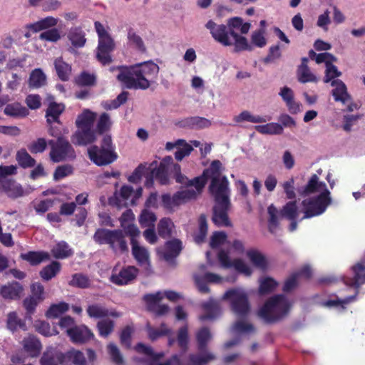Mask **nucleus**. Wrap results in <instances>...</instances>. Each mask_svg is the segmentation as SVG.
I'll return each instance as SVG.
<instances>
[{
  "instance_id": "nucleus-1",
  "label": "nucleus",
  "mask_w": 365,
  "mask_h": 365,
  "mask_svg": "<svg viewBox=\"0 0 365 365\" xmlns=\"http://www.w3.org/2000/svg\"><path fill=\"white\" fill-rule=\"evenodd\" d=\"M109 70L118 71L116 78L125 88L146 90L158 78L160 68L153 61H148L130 66H111Z\"/></svg>"
},
{
  "instance_id": "nucleus-2",
  "label": "nucleus",
  "mask_w": 365,
  "mask_h": 365,
  "mask_svg": "<svg viewBox=\"0 0 365 365\" xmlns=\"http://www.w3.org/2000/svg\"><path fill=\"white\" fill-rule=\"evenodd\" d=\"M291 306L284 294H277L267 300L258 311V316L266 324H274L288 314Z\"/></svg>"
},
{
  "instance_id": "nucleus-3",
  "label": "nucleus",
  "mask_w": 365,
  "mask_h": 365,
  "mask_svg": "<svg viewBox=\"0 0 365 365\" xmlns=\"http://www.w3.org/2000/svg\"><path fill=\"white\" fill-rule=\"evenodd\" d=\"M93 238L98 245H108L115 255H121L128 252L125 235L122 230L98 228L96 230Z\"/></svg>"
},
{
  "instance_id": "nucleus-4",
  "label": "nucleus",
  "mask_w": 365,
  "mask_h": 365,
  "mask_svg": "<svg viewBox=\"0 0 365 365\" xmlns=\"http://www.w3.org/2000/svg\"><path fill=\"white\" fill-rule=\"evenodd\" d=\"M89 159L98 166L109 165L118 158V154L115 151V145L113 144L110 135H105L101 140V146L96 145L88 149Z\"/></svg>"
},
{
  "instance_id": "nucleus-5",
  "label": "nucleus",
  "mask_w": 365,
  "mask_h": 365,
  "mask_svg": "<svg viewBox=\"0 0 365 365\" xmlns=\"http://www.w3.org/2000/svg\"><path fill=\"white\" fill-rule=\"evenodd\" d=\"M94 26L98 36L96 58L102 65H108L113 61L110 53L115 49L114 40L101 22L95 21Z\"/></svg>"
},
{
  "instance_id": "nucleus-6",
  "label": "nucleus",
  "mask_w": 365,
  "mask_h": 365,
  "mask_svg": "<svg viewBox=\"0 0 365 365\" xmlns=\"http://www.w3.org/2000/svg\"><path fill=\"white\" fill-rule=\"evenodd\" d=\"M331 203V198L328 189L324 190L316 197L304 200L302 203L304 207V216L301 220L322 215Z\"/></svg>"
},
{
  "instance_id": "nucleus-7",
  "label": "nucleus",
  "mask_w": 365,
  "mask_h": 365,
  "mask_svg": "<svg viewBox=\"0 0 365 365\" xmlns=\"http://www.w3.org/2000/svg\"><path fill=\"white\" fill-rule=\"evenodd\" d=\"M222 299L229 300L233 313L241 318L246 317L250 312L247 294L239 289H230L225 292Z\"/></svg>"
},
{
  "instance_id": "nucleus-8",
  "label": "nucleus",
  "mask_w": 365,
  "mask_h": 365,
  "mask_svg": "<svg viewBox=\"0 0 365 365\" xmlns=\"http://www.w3.org/2000/svg\"><path fill=\"white\" fill-rule=\"evenodd\" d=\"M48 145L51 146L49 157L53 163L73 160L76 157L74 148L63 136L58 137L56 140H49Z\"/></svg>"
},
{
  "instance_id": "nucleus-9",
  "label": "nucleus",
  "mask_w": 365,
  "mask_h": 365,
  "mask_svg": "<svg viewBox=\"0 0 365 365\" xmlns=\"http://www.w3.org/2000/svg\"><path fill=\"white\" fill-rule=\"evenodd\" d=\"M198 196L197 192L193 189H185L176 192L173 196L170 194H163L161 197L163 207L169 210H173L175 207L187 202L189 200H195Z\"/></svg>"
},
{
  "instance_id": "nucleus-10",
  "label": "nucleus",
  "mask_w": 365,
  "mask_h": 365,
  "mask_svg": "<svg viewBox=\"0 0 365 365\" xmlns=\"http://www.w3.org/2000/svg\"><path fill=\"white\" fill-rule=\"evenodd\" d=\"M210 194L214 197L215 202L226 203L230 200L229 181L226 176L221 178L212 179L209 186Z\"/></svg>"
},
{
  "instance_id": "nucleus-11",
  "label": "nucleus",
  "mask_w": 365,
  "mask_h": 365,
  "mask_svg": "<svg viewBox=\"0 0 365 365\" xmlns=\"http://www.w3.org/2000/svg\"><path fill=\"white\" fill-rule=\"evenodd\" d=\"M205 27L210 30L212 37L224 46H232L233 42L230 38V31L227 25L217 24L212 20H210L205 24Z\"/></svg>"
},
{
  "instance_id": "nucleus-12",
  "label": "nucleus",
  "mask_w": 365,
  "mask_h": 365,
  "mask_svg": "<svg viewBox=\"0 0 365 365\" xmlns=\"http://www.w3.org/2000/svg\"><path fill=\"white\" fill-rule=\"evenodd\" d=\"M163 298V296L160 292L155 294H147L143 297L148 310L154 313L157 317H161L167 314L170 309L168 305L158 304Z\"/></svg>"
},
{
  "instance_id": "nucleus-13",
  "label": "nucleus",
  "mask_w": 365,
  "mask_h": 365,
  "mask_svg": "<svg viewBox=\"0 0 365 365\" xmlns=\"http://www.w3.org/2000/svg\"><path fill=\"white\" fill-rule=\"evenodd\" d=\"M222 163L218 160H213L209 168L205 169L200 176L194 178V183L198 190H203L209 178H221L220 169Z\"/></svg>"
},
{
  "instance_id": "nucleus-14",
  "label": "nucleus",
  "mask_w": 365,
  "mask_h": 365,
  "mask_svg": "<svg viewBox=\"0 0 365 365\" xmlns=\"http://www.w3.org/2000/svg\"><path fill=\"white\" fill-rule=\"evenodd\" d=\"M217 259L221 266L225 268L233 267L237 271L250 275L252 270L250 267L240 259H234L231 262L229 254L224 250H220L217 254Z\"/></svg>"
},
{
  "instance_id": "nucleus-15",
  "label": "nucleus",
  "mask_w": 365,
  "mask_h": 365,
  "mask_svg": "<svg viewBox=\"0 0 365 365\" xmlns=\"http://www.w3.org/2000/svg\"><path fill=\"white\" fill-rule=\"evenodd\" d=\"M70 340L76 344H83L93 339L94 334L86 325H76L73 329L67 331Z\"/></svg>"
},
{
  "instance_id": "nucleus-16",
  "label": "nucleus",
  "mask_w": 365,
  "mask_h": 365,
  "mask_svg": "<svg viewBox=\"0 0 365 365\" xmlns=\"http://www.w3.org/2000/svg\"><path fill=\"white\" fill-rule=\"evenodd\" d=\"M173 165V159L171 156H166L160 162L158 166L150 172V178H155L161 185H167L169 182L168 170Z\"/></svg>"
},
{
  "instance_id": "nucleus-17",
  "label": "nucleus",
  "mask_w": 365,
  "mask_h": 365,
  "mask_svg": "<svg viewBox=\"0 0 365 365\" xmlns=\"http://www.w3.org/2000/svg\"><path fill=\"white\" fill-rule=\"evenodd\" d=\"M138 272V269L135 267L127 266L123 267L118 274H112L110 281L116 285H126L137 277Z\"/></svg>"
},
{
  "instance_id": "nucleus-18",
  "label": "nucleus",
  "mask_w": 365,
  "mask_h": 365,
  "mask_svg": "<svg viewBox=\"0 0 365 365\" xmlns=\"http://www.w3.org/2000/svg\"><path fill=\"white\" fill-rule=\"evenodd\" d=\"M230 206L229 202H215L213 207L212 222L217 226L229 227L231 222L228 217L227 212Z\"/></svg>"
},
{
  "instance_id": "nucleus-19",
  "label": "nucleus",
  "mask_w": 365,
  "mask_h": 365,
  "mask_svg": "<svg viewBox=\"0 0 365 365\" xmlns=\"http://www.w3.org/2000/svg\"><path fill=\"white\" fill-rule=\"evenodd\" d=\"M0 191L12 199H16L24 195V190L20 184L9 178L0 179Z\"/></svg>"
},
{
  "instance_id": "nucleus-20",
  "label": "nucleus",
  "mask_w": 365,
  "mask_h": 365,
  "mask_svg": "<svg viewBox=\"0 0 365 365\" xmlns=\"http://www.w3.org/2000/svg\"><path fill=\"white\" fill-rule=\"evenodd\" d=\"M23 291L24 287L19 282H12L0 287V295L5 300H17Z\"/></svg>"
},
{
  "instance_id": "nucleus-21",
  "label": "nucleus",
  "mask_w": 365,
  "mask_h": 365,
  "mask_svg": "<svg viewBox=\"0 0 365 365\" xmlns=\"http://www.w3.org/2000/svg\"><path fill=\"white\" fill-rule=\"evenodd\" d=\"M201 306L202 309L205 312V314L199 317V319L201 322L213 320L221 314L220 302L212 298H210L208 301L203 302Z\"/></svg>"
},
{
  "instance_id": "nucleus-22",
  "label": "nucleus",
  "mask_w": 365,
  "mask_h": 365,
  "mask_svg": "<svg viewBox=\"0 0 365 365\" xmlns=\"http://www.w3.org/2000/svg\"><path fill=\"white\" fill-rule=\"evenodd\" d=\"M182 250V243L179 239L174 238L165 243V250L163 252V259L168 262H173Z\"/></svg>"
},
{
  "instance_id": "nucleus-23",
  "label": "nucleus",
  "mask_w": 365,
  "mask_h": 365,
  "mask_svg": "<svg viewBox=\"0 0 365 365\" xmlns=\"http://www.w3.org/2000/svg\"><path fill=\"white\" fill-rule=\"evenodd\" d=\"M354 272V277L350 279L349 282H346V284L351 287L356 289V292L358 291L360 287L365 284V262L364 257L361 262H358L352 267Z\"/></svg>"
},
{
  "instance_id": "nucleus-24",
  "label": "nucleus",
  "mask_w": 365,
  "mask_h": 365,
  "mask_svg": "<svg viewBox=\"0 0 365 365\" xmlns=\"http://www.w3.org/2000/svg\"><path fill=\"white\" fill-rule=\"evenodd\" d=\"M96 140V133L92 128H78L72 136L73 143L78 145H87Z\"/></svg>"
},
{
  "instance_id": "nucleus-25",
  "label": "nucleus",
  "mask_w": 365,
  "mask_h": 365,
  "mask_svg": "<svg viewBox=\"0 0 365 365\" xmlns=\"http://www.w3.org/2000/svg\"><path fill=\"white\" fill-rule=\"evenodd\" d=\"M301 61V64L298 66L297 70L298 81L302 83L309 82L317 83L318 81L317 77L312 73L308 66L309 58L307 57H302Z\"/></svg>"
},
{
  "instance_id": "nucleus-26",
  "label": "nucleus",
  "mask_w": 365,
  "mask_h": 365,
  "mask_svg": "<svg viewBox=\"0 0 365 365\" xmlns=\"http://www.w3.org/2000/svg\"><path fill=\"white\" fill-rule=\"evenodd\" d=\"M86 312L91 318L95 319L103 318L109 316L117 318L121 316V314L117 311L114 309L109 310L105 307L98 304L89 305L87 307Z\"/></svg>"
},
{
  "instance_id": "nucleus-27",
  "label": "nucleus",
  "mask_w": 365,
  "mask_h": 365,
  "mask_svg": "<svg viewBox=\"0 0 365 365\" xmlns=\"http://www.w3.org/2000/svg\"><path fill=\"white\" fill-rule=\"evenodd\" d=\"M246 255L250 263L261 271H266L269 267V262L266 256L256 249H250L247 251Z\"/></svg>"
},
{
  "instance_id": "nucleus-28",
  "label": "nucleus",
  "mask_w": 365,
  "mask_h": 365,
  "mask_svg": "<svg viewBox=\"0 0 365 365\" xmlns=\"http://www.w3.org/2000/svg\"><path fill=\"white\" fill-rule=\"evenodd\" d=\"M24 351L31 357L38 356L41 351L42 345L40 340L34 335H29L22 341Z\"/></svg>"
},
{
  "instance_id": "nucleus-29",
  "label": "nucleus",
  "mask_w": 365,
  "mask_h": 365,
  "mask_svg": "<svg viewBox=\"0 0 365 365\" xmlns=\"http://www.w3.org/2000/svg\"><path fill=\"white\" fill-rule=\"evenodd\" d=\"M331 85L335 86V88L331 91L335 101L341 102L344 104L351 99V96L347 92L346 86L341 80H333L331 82Z\"/></svg>"
},
{
  "instance_id": "nucleus-30",
  "label": "nucleus",
  "mask_w": 365,
  "mask_h": 365,
  "mask_svg": "<svg viewBox=\"0 0 365 365\" xmlns=\"http://www.w3.org/2000/svg\"><path fill=\"white\" fill-rule=\"evenodd\" d=\"M178 125L181 128L202 129L210 127L211 122L208 119L203 117L192 116L182 120L178 123Z\"/></svg>"
},
{
  "instance_id": "nucleus-31",
  "label": "nucleus",
  "mask_w": 365,
  "mask_h": 365,
  "mask_svg": "<svg viewBox=\"0 0 365 365\" xmlns=\"http://www.w3.org/2000/svg\"><path fill=\"white\" fill-rule=\"evenodd\" d=\"M65 110L63 103H58L55 101L49 103L46 110V121L48 124L53 123H60L59 118Z\"/></svg>"
},
{
  "instance_id": "nucleus-32",
  "label": "nucleus",
  "mask_w": 365,
  "mask_h": 365,
  "mask_svg": "<svg viewBox=\"0 0 365 365\" xmlns=\"http://www.w3.org/2000/svg\"><path fill=\"white\" fill-rule=\"evenodd\" d=\"M6 327L12 332L27 330L25 319L20 318L16 312H11L7 314Z\"/></svg>"
},
{
  "instance_id": "nucleus-33",
  "label": "nucleus",
  "mask_w": 365,
  "mask_h": 365,
  "mask_svg": "<svg viewBox=\"0 0 365 365\" xmlns=\"http://www.w3.org/2000/svg\"><path fill=\"white\" fill-rule=\"evenodd\" d=\"M172 173L173 175V178H175L176 182L185 185L186 186H193L195 187V192H197V195H200L202 192V190H198L195 183H194V178L192 180H189L185 175L181 173V167L179 164L175 163L173 165Z\"/></svg>"
},
{
  "instance_id": "nucleus-34",
  "label": "nucleus",
  "mask_w": 365,
  "mask_h": 365,
  "mask_svg": "<svg viewBox=\"0 0 365 365\" xmlns=\"http://www.w3.org/2000/svg\"><path fill=\"white\" fill-rule=\"evenodd\" d=\"M57 23V19L52 16H47L34 24H27L26 28L36 33L55 26Z\"/></svg>"
},
{
  "instance_id": "nucleus-35",
  "label": "nucleus",
  "mask_w": 365,
  "mask_h": 365,
  "mask_svg": "<svg viewBox=\"0 0 365 365\" xmlns=\"http://www.w3.org/2000/svg\"><path fill=\"white\" fill-rule=\"evenodd\" d=\"M86 365V360L82 351L71 349L64 353V364Z\"/></svg>"
},
{
  "instance_id": "nucleus-36",
  "label": "nucleus",
  "mask_w": 365,
  "mask_h": 365,
  "mask_svg": "<svg viewBox=\"0 0 365 365\" xmlns=\"http://www.w3.org/2000/svg\"><path fill=\"white\" fill-rule=\"evenodd\" d=\"M68 38L75 48L83 47L86 42L85 33L80 27L72 28L68 34Z\"/></svg>"
},
{
  "instance_id": "nucleus-37",
  "label": "nucleus",
  "mask_w": 365,
  "mask_h": 365,
  "mask_svg": "<svg viewBox=\"0 0 365 365\" xmlns=\"http://www.w3.org/2000/svg\"><path fill=\"white\" fill-rule=\"evenodd\" d=\"M96 114L89 110H85L81 114L78 115L76 120V125L78 128H92Z\"/></svg>"
},
{
  "instance_id": "nucleus-38",
  "label": "nucleus",
  "mask_w": 365,
  "mask_h": 365,
  "mask_svg": "<svg viewBox=\"0 0 365 365\" xmlns=\"http://www.w3.org/2000/svg\"><path fill=\"white\" fill-rule=\"evenodd\" d=\"M132 254L138 263L140 265L149 264V254L147 250L138 245V241L131 242Z\"/></svg>"
},
{
  "instance_id": "nucleus-39",
  "label": "nucleus",
  "mask_w": 365,
  "mask_h": 365,
  "mask_svg": "<svg viewBox=\"0 0 365 365\" xmlns=\"http://www.w3.org/2000/svg\"><path fill=\"white\" fill-rule=\"evenodd\" d=\"M21 258L29 262L30 264L34 266L39 264L44 260L48 259L50 256L48 253L46 252L29 251L27 253L21 254Z\"/></svg>"
},
{
  "instance_id": "nucleus-40",
  "label": "nucleus",
  "mask_w": 365,
  "mask_h": 365,
  "mask_svg": "<svg viewBox=\"0 0 365 365\" xmlns=\"http://www.w3.org/2000/svg\"><path fill=\"white\" fill-rule=\"evenodd\" d=\"M51 252L53 257L56 259H66L72 256L73 254V250L65 241L58 242L53 246Z\"/></svg>"
},
{
  "instance_id": "nucleus-41",
  "label": "nucleus",
  "mask_w": 365,
  "mask_h": 365,
  "mask_svg": "<svg viewBox=\"0 0 365 365\" xmlns=\"http://www.w3.org/2000/svg\"><path fill=\"white\" fill-rule=\"evenodd\" d=\"M41 365L64 364V353L56 351L55 353H43L41 359Z\"/></svg>"
},
{
  "instance_id": "nucleus-42",
  "label": "nucleus",
  "mask_w": 365,
  "mask_h": 365,
  "mask_svg": "<svg viewBox=\"0 0 365 365\" xmlns=\"http://www.w3.org/2000/svg\"><path fill=\"white\" fill-rule=\"evenodd\" d=\"M16 160L22 168H33L36 165V160L27 152L25 148H21L16 152Z\"/></svg>"
},
{
  "instance_id": "nucleus-43",
  "label": "nucleus",
  "mask_w": 365,
  "mask_h": 365,
  "mask_svg": "<svg viewBox=\"0 0 365 365\" xmlns=\"http://www.w3.org/2000/svg\"><path fill=\"white\" fill-rule=\"evenodd\" d=\"M227 26L230 31V35L231 36V31H235V29H239L242 34H247L250 29L251 24L248 22L243 23V20L241 17H233L227 21Z\"/></svg>"
},
{
  "instance_id": "nucleus-44",
  "label": "nucleus",
  "mask_w": 365,
  "mask_h": 365,
  "mask_svg": "<svg viewBox=\"0 0 365 365\" xmlns=\"http://www.w3.org/2000/svg\"><path fill=\"white\" fill-rule=\"evenodd\" d=\"M327 189V185L324 182L319 181V177L316 174H313L309 180L307 184L304 187L302 195H307L309 194L315 193L319 189Z\"/></svg>"
},
{
  "instance_id": "nucleus-45",
  "label": "nucleus",
  "mask_w": 365,
  "mask_h": 365,
  "mask_svg": "<svg viewBox=\"0 0 365 365\" xmlns=\"http://www.w3.org/2000/svg\"><path fill=\"white\" fill-rule=\"evenodd\" d=\"M54 66L58 77L63 81H67L71 73V66L63 61L61 58H58L54 61Z\"/></svg>"
},
{
  "instance_id": "nucleus-46",
  "label": "nucleus",
  "mask_w": 365,
  "mask_h": 365,
  "mask_svg": "<svg viewBox=\"0 0 365 365\" xmlns=\"http://www.w3.org/2000/svg\"><path fill=\"white\" fill-rule=\"evenodd\" d=\"M46 83V77L41 69L36 68L30 74L29 86L32 88H38Z\"/></svg>"
},
{
  "instance_id": "nucleus-47",
  "label": "nucleus",
  "mask_w": 365,
  "mask_h": 365,
  "mask_svg": "<svg viewBox=\"0 0 365 365\" xmlns=\"http://www.w3.org/2000/svg\"><path fill=\"white\" fill-rule=\"evenodd\" d=\"M215 359V356L205 351L198 354H190L189 361L193 365H205L211 361Z\"/></svg>"
},
{
  "instance_id": "nucleus-48",
  "label": "nucleus",
  "mask_w": 365,
  "mask_h": 365,
  "mask_svg": "<svg viewBox=\"0 0 365 365\" xmlns=\"http://www.w3.org/2000/svg\"><path fill=\"white\" fill-rule=\"evenodd\" d=\"M4 113L12 117H26L29 115V110L19 103H14L6 105Z\"/></svg>"
},
{
  "instance_id": "nucleus-49",
  "label": "nucleus",
  "mask_w": 365,
  "mask_h": 365,
  "mask_svg": "<svg viewBox=\"0 0 365 365\" xmlns=\"http://www.w3.org/2000/svg\"><path fill=\"white\" fill-rule=\"evenodd\" d=\"M211 338L212 335L207 327H202L197 332L196 339L199 352H202L207 350V343Z\"/></svg>"
},
{
  "instance_id": "nucleus-50",
  "label": "nucleus",
  "mask_w": 365,
  "mask_h": 365,
  "mask_svg": "<svg viewBox=\"0 0 365 365\" xmlns=\"http://www.w3.org/2000/svg\"><path fill=\"white\" fill-rule=\"evenodd\" d=\"M69 305L68 303L61 302L58 304H51L46 312V317L49 319L58 318L63 314L68 312Z\"/></svg>"
},
{
  "instance_id": "nucleus-51",
  "label": "nucleus",
  "mask_w": 365,
  "mask_h": 365,
  "mask_svg": "<svg viewBox=\"0 0 365 365\" xmlns=\"http://www.w3.org/2000/svg\"><path fill=\"white\" fill-rule=\"evenodd\" d=\"M235 41L232 45L235 46V51L240 52L242 51H252V46L249 44L247 38L238 34L236 31H231V36Z\"/></svg>"
},
{
  "instance_id": "nucleus-52",
  "label": "nucleus",
  "mask_w": 365,
  "mask_h": 365,
  "mask_svg": "<svg viewBox=\"0 0 365 365\" xmlns=\"http://www.w3.org/2000/svg\"><path fill=\"white\" fill-rule=\"evenodd\" d=\"M174 227L173 221L168 217L162 218L158 225V232L163 239L169 238L172 235V229Z\"/></svg>"
},
{
  "instance_id": "nucleus-53",
  "label": "nucleus",
  "mask_w": 365,
  "mask_h": 365,
  "mask_svg": "<svg viewBox=\"0 0 365 365\" xmlns=\"http://www.w3.org/2000/svg\"><path fill=\"white\" fill-rule=\"evenodd\" d=\"M61 270V264L57 261H53L48 265L44 267L40 272L41 277L46 281L54 277Z\"/></svg>"
},
{
  "instance_id": "nucleus-54",
  "label": "nucleus",
  "mask_w": 365,
  "mask_h": 365,
  "mask_svg": "<svg viewBox=\"0 0 365 365\" xmlns=\"http://www.w3.org/2000/svg\"><path fill=\"white\" fill-rule=\"evenodd\" d=\"M255 130L262 134L279 135L283 133V127L277 123H269L265 125H256Z\"/></svg>"
},
{
  "instance_id": "nucleus-55",
  "label": "nucleus",
  "mask_w": 365,
  "mask_h": 365,
  "mask_svg": "<svg viewBox=\"0 0 365 365\" xmlns=\"http://www.w3.org/2000/svg\"><path fill=\"white\" fill-rule=\"evenodd\" d=\"M134 349L139 354L150 357L154 361H158L164 356L163 352L155 353L151 346H147L142 342L138 343Z\"/></svg>"
},
{
  "instance_id": "nucleus-56",
  "label": "nucleus",
  "mask_w": 365,
  "mask_h": 365,
  "mask_svg": "<svg viewBox=\"0 0 365 365\" xmlns=\"http://www.w3.org/2000/svg\"><path fill=\"white\" fill-rule=\"evenodd\" d=\"M278 282L270 277H266L259 281V293L262 295L272 292L277 287Z\"/></svg>"
},
{
  "instance_id": "nucleus-57",
  "label": "nucleus",
  "mask_w": 365,
  "mask_h": 365,
  "mask_svg": "<svg viewBox=\"0 0 365 365\" xmlns=\"http://www.w3.org/2000/svg\"><path fill=\"white\" fill-rule=\"evenodd\" d=\"M280 215L288 220H297L298 217V209L296 201L287 202L280 211Z\"/></svg>"
},
{
  "instance_id": "nucleus-58",
  "label": "nucleus",
  "mask_w": 365,
  "mask_h": 365,
  "mask_svg": "<svg viewBox=\"0 0 365 365\" xmlns=\"http://www.w3.org/2000/svg\"><path fill=\"white\" fill-rule=\"evenodd\" d=\"M128 39L138 51L141 53L146 52L147 49L142 38L132 28H130L128 31Z\"/></svg>"
},
{
  "instance_id": "nucleus-59",
  "label": "nucleus",
  "mask_w": 365,
  "mask_h": 365,
  "mask_svg": "<svg viewBox=\"0 0 365 365\" xmlns=\"http://www.w3.org/2000/svg\"><path fill=\"white\" fill-rule=\"evenodd\" d=\"M156 220L155 215L146 209L143 210L139 216V223L142 227H154Z\"/></svg>"
},
{
  "instance_id": "nucleus-60",
  "label": "nucleus",
  "mask_w": 365,
  "mask_h": 365,
  "mask_svg": "<svg viewBox=\"0 0 365 365\" xmlns=\"http://www.w3.org/2000/svg\"><path fill=\"white\" fill-rule=\"evenodd\" d=\"M236 123L247 121L251 123H265L268 119L260 115H252L249 111L244 110L234 118Z\"/></svg>"
},
{
  "instance_id": "nucleus-61",
  "label": "nucleus",
  "mask_w": 365,
  "mask_h": 365,
  "mask_svg": "<svg viewBox=\"0 0 365 365\" xmlns=\"http://www.w3.org/2000/svg\"><path fill=\"white\" fill-rule=\"evenodd\" d=\"M69 285L81 289H86L90 286L88 277L81 273H76L72 275V279L69 282Z\"/></svg>"
},
{
  "instance_id": "nucleus-62",
  "label": "nucleus",
  "mask_w": 365,
  "mask_h": 365,
  "mask_svg": "<svg viewBox=\"0 0 365 365\" xmlns=\"http://www.w3.org/2000/svg\"><path fill=\"white\" fill-rule=\"evenodd\" d=\"M267 212L269 215L268 229L271 233H274L279 226L278 210L274 205H271L267 208Z\"/></svg>"
},
{
  "instance_id": "nucleus-63",
  "label": "nucleus",
  "mask_w": 365,
  "mask_h": 365,
  "mask_svg": "<svg viewBox=\"0 0 365 365\" xmlns=\"http://www.w3.org/2000/svg\"><path fill=\"white\" fill-rule=\"evenodd\" d=\"M41 302L40 300L35 297H28L23 301V306L26 309L25 318L31 320V316L35 312L37 305Z\"/></svg>"
},
{
  "instance_id": "nucleus-64",
  "label": "nucleus",
  "mask_w": 365,
  "mask_h": 365,
  "mask_svg": "<svg viewBox=\"0 0 365 365\" xmlns=\"http://www.w3.org/2000/svg\"><path fill=\"white\" fill-rule=\"evenodd\" d=\"M114 322L110 319H104L97 323V328L99 331V335L103 337H108L114 329Z\"/></svg>"
}]
</instances>
